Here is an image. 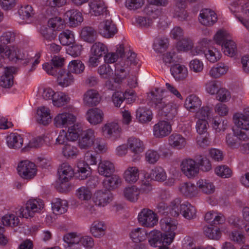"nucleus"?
I'll return each instance as SVG.
<instances>
[{"label": "nucleus", "instance_id": "9d476101", "mask_svg": "<svg viewBox=\"0 0 249 249\" xmlns=\"http://www.w3.org/2000/svg\"><path fill=\"white\" fill-rule=\"evenodd\" d=\"M171 131V124L166 121H160L153 128V135L157 138L165 137L169 135Z\"/></svg>", "mask_w": 249, "mask_h": 249}, {"label": "nucleus", "instance_id": "37998d69", "mask_svg": "<svg viewBox=\"0 0 249 249\" xmlns=\"http://www.w3.org/2000/svg\"><path fill=\"white\" fill-rule=\"evenodd\" d=\"M140 190L135 186L126 187L124 190V197L131 202H135L138 199Z\"/></svg>", "mask_w": 249, "mask_h": 249}, {"label": "nucleus", "instance_id": "bb28decb", "mask_svg": "<svg viewBox=\"0 0 249 249\" xmlns=\"http://www.w3.org/2000/svg\"><path fill=\"white\" fill-rule=\"evenodd\" d=\"M58 84L62 87H67L74 83V78L73 75L69 71L67 72L63 70H60L58 72Z\"/></svg>", "mask_w": 249, "mask_h": 249}, {"label": "nucleus", "instance_id": "13d9d810", "mask_svg": "<svg viewBox=\"0 0 249 249\" xmlns=\"http://www.w3.org/2000/svg\"><path fill=\"white\" fill-rule=\"evenodd\" d=\"M204 53L206 59L212 63L217 61L221 57L220 52L214 47L209 48L204 52Z\"/></svg>", "mask_w": 249, "mask_h": 249}, {"label": "nucleus", "instance_id": "423d86ee", "mask_svg": "<svg viewBox=\"0 0 249 249\" xmlns=\"http://www.w3.org/2000/svg\"><path fill=\"white\" fill-rule=\"evenodd\" d=\"M99 33L104 37H112L117 32L116 25L111 18H107L101 22L98 27Z\"/></svg>", "mask_w": 249, "mask_h": 249}, {"label": "nucleus", "instance_id": "4be33fe9", "mask_svg": "<svg viewBox=\"0 0 249 249\" xmlns=\"http://www.w3.org/2000/svg\"><path fill=\"white\" fill-rule=\"evenodd\" d=\"M139 61V59L137 57V54L132 51L129 50L124 57L118 62L119 63H124V67L129 69L133 68L136 66Z\"/></svg>", "mask_w": 249, "mask_h": 249}, {"label": "nucleus", "instance_id": "c03bdc74", "mask_svg": "<svg viewBox=\"0 0 249 249\" xmlns=\"http://www.w3.org/2000/svg\"><path fill=\"white\" fill-rule=\"evenodd\" d=\"M133 95L134 92L132 90L126 91L124 93L120 91H117L113 94L112 100L115 107H120L121 105L127 95L133 96Z\"/></svg>", "mask_w": 249, "mask_h": 249}, {"label": "nucleus", "instance_id": "774afa93", "mask_svg": "<svg viewBox=\"0 0 249 249\" xmlns=\"http://www.w3.org/2000/svg\"><path fill=\"white\" fill-rule=\"evenodd\" d=\"M41 34L44 38V41L46 45L50 41L54 40L56 35L54 34V31L46 27H43L41 29Z\"/></svg>", "mask_w": 249, "mask_h": 249}, {"label": "nucleus", "instance_id": "7c9ffc66", "mask_svg": "<svg viewBox=\"0 0 249 249\" xmlns=\"http://www.w3.org/2000/svg\"><path fill=\"white\" fill-rule=\"evenodd\" d=\"M169 144L172 147L181 149L186 144L185 139L178 134H173L169 137Z\"/></svg>", "mask_w": 249, "mask_h": 249}, {"label": "nucleus", "instance_id": "72a5a7b5", "mask_svg": "<svg viewBox=\"0 0 249 249\" xmlns=\"http://www.w3.org/2000/svg\"><path fill=\"white\" fill-rule=\"evenodd\" d=\"M121 183V178L117 175H113L105 178L103 182L104 188L108 191L116 189Z\"/></svg>", "mask_w": 249, "mask_h": 249}, {"label": "nucleus", "instance_id": "ea45409f", "mask_svg": "<svg viewBox=\"0 0 249 249\" xmlns=\"http://www.w3.org/2000/svg\"><path fill=\"white\" fill-rule=\"evenodd\" d=\"M139 171L136 167H129L124 172L125 180L130 183L136 182L139 179Z\"/></svg>", "mask_w": 249, "mask_h": 249}, {"label": "nucleus", "instance_id": "49530a36", "mask_svg": "<svg viewBox=\"0 0 249 249\" xmlns=\"http://www.w3.org/2000/svg\"><path fill=\"white\" fill-rule=\"evenodd\" d=\"M150 176L152 179L160 182L164 181L167 178L166 172L160 166H157L152 169L150 172Z\"/></svg>", "mask_w": 249, "mask_h": 249}, {"label": "nucleus", "instance_id": "69168bd1", "mask_svg": "<svg viewBox=\"0 0 249 249\" xmlns=\"http://www.w3.org/2000/svg\"><path fill=\"white\" fill-rule=\"evenodd\" d=\"M68 138L70 141H74L76 140L80 136L83 132L82 129L78 125L74 124L68 129Z\"/></svg>", "mask_w": 249, "mask_h": 249}, {"label": "nucleus", "instance_id": "2eb2a0df", "mask_svg": "<svg viewBox=\"0 0 249 249\" xmlns=\"http://www.w3.org/2000/svg\"><path fill=\"white\" fill-rule=\"evenodd\" d=\"M111 194L107 191L98 190L93 196V201L96 205L105 207L111 200Z\"/></svg>", "mask_w": 249, "mask_h": 249}, {"label": "nucleus", "instance_id": "603ef678", "mask_svg": "<svg viewBox=\"0 0 249 249\" xmlns=\"http://www.w3.org/2000/svg\"><path fill=\"white\" fill-rule=\"evenodd\" d=\"M204 233L209 239L218 240L221 237V232L219 229L216 227H205L204 228Z\"/></svg>", "mask_w": 249, "mask_h": 249}, {"label": "nucleus", "instance_id": "393cba45", "mask_svg": "<svg viewBox=\"0 0 249 249\" xmlns=\"http://www.w3.org/2000/svg\"><path fill=\"white\" fill-rule=\"evenodd\" d=\"M164 91L163 90L156 89L150 93L149 98L153 105L158 109L161 108L162 106L165 105L166 99L163 97L162 93Z\"/></svg>", "mask_w": 249, "mask_h": 249}, {"label": "nucleus", "instance_id": "6e6552de", "mask_svg": "<svg viewBox=\"0 0 249 249\" xmlns=\"http://www.w3.org/2000/svg\"><path fill=\"white\" fill-rule=\"evenodd\" d=\"M182 172L188 178H192L199 173L196 161L191 159L183 160L180 164Z\"/></svg>", "mask_w": 249, "mask_h": 249}, {"label": "nucleus", "instance_id": "f03ea898", "mask_svg": "<svg viewBox=\"0 0 249 249\" xmlns=\"http://www.w3.org/2000/svg\"><path fill=\"white\" fill-rule=\"evenodd\" d=\"M43 206V202L40 199H31L17 212V214L26 218L33 217L36 213L40 212Z\"/></svg>", "mask_w": 249, "mask_h": 249}, {"label": "nucleus", "instance_id": "b1692460", "mask_svg": "<svg viewBox=\"0 0 249 249\" xmlns=\"http://www.w3.org/2000/svg\"><path fill=\"white\" fill-rule=\"evenodd\" d=\"M66 15L69 18V24L71 27H76L83 21L82 14L78 10H69L66 13Z\"/></svg>", "mask_w": 249, "mask_h": 249}, {"label": "nucleus", "instance_id": "ddd939ff", "mask_svg": "<svg viewBox=\"0 0 249 249\" xmlns=\"http://www.w3.org/2000/svg\"><path fill=\"white\" fill-rule=\"evenodd\" d=\"M121 130V127L115 122L107 123L102 127L103 135L108 138L115 139L119 137Z\"/></svg>", "mask_w": 249, "mask_h": 249}, {"label": "nucleus", "instance_id": "e433bc0d", "mask_svg": "<svg viewBox=\"0 0 249 249\" xmlns=\"http://www.w3.org/2000/svg\"><path fill=\"white\" fill-rule=\"evenodd\" d=\"M127 145L131 151L135 154L142 152L144 148L143 142L139 139L134 137L129 138Z\"/></svg>", "mask_w": 249, "mask_h": 249}, {"label": "nucleus", "instance_id": "3c124183", "mask_svg": "<svg viewBox=\"0 0 249 249\" xmlns=\"http://www.w3.org/2000/svg\"><path fill=\"white\" fill-rule=\"evenodd\" d=\"M221 47L224 54L231 57L234 55L237 51L236 44L231 39L226 41L223 45H221Z\"/></svg>", "mask_w": 249, "mask_h": 249}, {"label": "nucleus", "instance_id": "c9c22d12", "mask_svg": "<svg viewBox=\"0 0 249 249\" xmlns=\"http://www.w3.org/2000/svg\"><path fill=\"white\" fill-rule=\"evenodd\" d=\"M201 105V101L195 94L188 96L185 101L184 106L189 110L192 111L198 108Z\"/></svg>", "mask_w": 249, "mask_h": 249}, {"label": "nucleus", "instance_id": "680f3d73", "mask_svg": "<svg viewBox=\"0 0 249 249\" xmlns=\"http://www.w3.org/2000/svg\"><path fill=\"white\" fill-rule=\"evenodd\" d=\"M2 222L5 226L16 227L19 224V219L13 214H8L2 218Z\"/></svg>", "mask_w": 249, "mask_h": 249}, {"label": "nucleus", "instance_id": "a211bd4d", "mask_svg": "<svg viewBox=\"0 0 249 249\" xmlns=\"http://www.w3.org/2000/svg\"><path fill=\"white\" fill-rule=\"evenodd\" d=\"M124 63H117L115 65L114 81L115 83L121 84L129 75L130 69L124 67Z\"/></svg>", "mask_w": 249, "mask_h": 249}, {"label": "nucleus", "instance_id": "7ed1b4c3", "mask_svg": "<svg viewBox=\"0 0 249 249\" xmlns=\"http://www.w3.org/2000/svg\"><path fill=\"white\" fill-rule=\"evenodd\" d=\"M19 51L18 48L14 46L10 47L6 46L3 47L0 45V54L3 57L5 56L10 59L13 60L15 58L23 59L24 64H28L31 60H33V57L29 56L27 52H23L22 55L18 54Z\"/></svg>", "mask_w": 249, "mask_h": 249}, {"label": "nucleus", "instance_id": "8fccbe9b", "mask_svg": "<svg viewBox=\"0 0 249 249\" xmlns=\"http://www.w3.org/2000/svg\"><path fill=\"white\" fill-rule=\"evenodd\" d=\"M58 38L60 43L63 46H69L74 41V35L71 31L68 30L61 33Z\"/></svg>", "mask_w": 249, "mask_h": 249}, {"label": "nucleus", "instance_id": "bf43d9fd", "mask_svg": "<svg viewBox=\"0 0 249 249\" xmlns=\"http://www.w3.org/2000/svg\"><path fill=\"white\" fill-rule=\"evenodd\" d=\"M214 39L217 44L221 46L230 40V36L226 31L220 30L214 36Z\"/></svg>", "mask_w": 249, "mask_h": 249}, {"label": "nucleus", "instance_id": "f3484780", "mask_svg": "<svg viewBox=\"0 0 249 249\" xmlns=\"http://www.w3.org/2000/svg\"><path fill=\"white\" fill-rule=\"evenodd\" d=\"M59 179L62 183L67 182L73 177L74 172L72 167L67 162L62 163L58 170Z\"/></svg>", "mask_w": 249, "mask_h": 249}, {"label": "nucleus", "instance_id": "e2e57ef3", "mask_svg": "<svg viewBox=\"0 0 249 249\" xmlns=\"http://www.w3.org/2000/svg\"><path fill=\"white\" fill-rule=\"evenodd\" d=\"M185 5L182 1L178 2L175 10V16L179 20H184L187 18V12L185 10Z\"/></svg>", "mask_w": 249, "mask_h": 249}, {"label": "nucleus", "instance_id": "f8f14e48", "mask_svg": "<svg viewBox=\"0 0 249 249\" xmlns=\"http://www.w3.org/2000/svg\"><path fill=\"white\" fill-rule=\"evenodd\" d=\"M89 6L90 7V13L95 16H105L107 18L109 16V11L107 9L103 1L101 0H93L91 1Z\"/></svg>", "mask_w": 249, "mask_h": 249}, {"label": "nucleus", "instance_id": "0eeeda50", "mask_svg": "<svg viewBox=\"0 0 249 249\" xmlns=\"http://www.w3.org/2000/svg\"><path fill=\"white\" fill-rule=\"evenodd\" d=\"M96 140L95 132L92 129L83 131L78 140V146L81 149H88L91 147Z\"/></svg>", "mask_w": 249, "mask_h": 249}, {"label": "nucleus", "instance_id": "f257e3e1", "mask_svg": "<svg viewBox=\"0 0 249 249\" xmlns=\"http://www.w3.org/2000/svg\"><path fill=\"white\" fill-rule=\"evenodd\" d=\"M181 199L176 198L170 204V213L174 217L178 216L179 214L186 219L190 220L194 219L196 215V210L195 207L188 202L181 203Z\"/></svg>", "mask_w": 249, "mask_h": 249}, {"label": "nucleus", "instance_id": "473e14b6", "mask_svg": "<svg viewBox=\"0 0 249 249\" xmlns=\"http://www.w3.org/2000/svg\"><path fill=\"white\" fill-rule=\"evenodd\" d=\"M161 111L162 115L166 117L168 120L173 119L177 114V109L172 103L165 102V105L158 109Z\"/></svg>", "mask_w": 249, "mask_h": 249}, {"label": "nucleus", "instance_id": "6e6d98bb", "mask_svg": "<svg viewBox=\"0 0 249 249\" xmlns=\"http://www.w3.org/2000/svg\"><path fill=\"white\" fill-rule=\"evenodd\" d=\"M147 233L145 230L138 228L134 230H132L130 234L131 238L135 242H141L144 240Z\"/></svg>", "mask_w": 249, "mask_h": 249}, {"label": "nucleus", "instance_id": "6ab92c4d", "mask_svg": "<svg viewBox=\"0 0 249 249\" xmlns=\"http://www.w3.org/2000/svg\"><path fill=\"white\" fill-rule=\"evenodd\" d=\"M170 71L176 81H182L188 76V70L183 65L177 64L173 65L170 68Z\"/></svg>", "mask_w": 249, "mask_h": 249}, {"label": "nucleus", "instance_id": "aec40b11", "mask_svg": "<svg viewBox=\"0 0 249 249\" xmlns=\"http://www.w3.org/2000/svg\"><path fill=\"white\" fill-rule=\"evenodd\" d=\"M180 192L187 197H194L196 196L198 193L197 187L193 183L183 182L180 184L178 187Z\"/></svg>", "mask_w": 249, "mask_h": 249}, {"label": "nucleus", "instance_id": "4c0bfd02", "mask_svg": "<svg viewBox=\"0 0 249 249\" xmlns=\"http://www.w3.org/2000/svg\"><path fill=\"white\" fill-rule=\"evenodd\" d=\"M106 226L103 222L95 221L90 227V232L95 237H100L105 234Z\"/></svg>", "mask_w": 249, "mask_h": 249}, {"label": "nucleus", "instance_id": "1a4fd4ad", "mask_svg": "<svg viewBox=\"0 0 249 249\" xmlns=\"http://www.w3.org/2000/svg\"><path fill=\"white\" fill-rule=\"evenodd\" d=\"M76 117L69 112H63L58 114L54 118L53 124L56 127H67L74 124Z\"/></svg>", "mask_w": 249, "mask_h": 249}, {"label": "nucleus", "instance_id": "79ce46f5", "mask_svg": "<svg viewBox=\"0 0 249 249\" xmlns=\"http://www.w3.org/2000/svg\"><path fill=\"white\" fill-rule=\"evenodd\" d=\"M161 230L164 232H175L177 229L176 221L169 217H165L160 221Z\"/></svg>", "mask_w": 249, "mask_h": 249}, {"label": "nucleus", "instance_id": "5fc2aeb1", "mask_svg": "<svg viewBox=\"0 0 249 249\" xmlns=\"http://www.w3.org/2000/svg\"><path fill=\"white\" fill-rule=\"evenodd\" d=\"M84 69V64L79 60H72L68 65V71L71 73L80 74L83 72Z\"/></svg>", "mask_w": 249, "mask_h": 249}, {"label": "nucleus", "instance_id": "39448f33", "mask_svg": "<svg viewBox=\"0 0 249 249\" xmlns=\"http://www.w3.org/2000/svg\"><path fill=\"white\" fill-rule=\"evenodd\" d=\"M17 170L19 176L26 179H31L34 178L37 171L35 164L28 160L20 162Z\"/></svg>", "mask_w": 249, "mask_h": 249}, {"label": "nucleus", "instance_id": "4468645a", "mask_svg": "<svg viewBox=\"0 0 249 249\" xmlns=\"http://www.w3.org/2000/svg\"><path fill=\"white\" fill-rule=\"evenodd\" d=\"M200 22L206 26L213 25L217 21V16L214 11L205 9L202 10L199 14Z\"/></svg>", "mask_w": 249, "mask_h": 249}, {"label": "nucleus", "instance_id": "de8ad7c7", "mask_svg": "<svg viewBox=\"0 0 249 249\" xmlns=\"http://www.w3.org/2000/svg\"><path fill=\"white\" fill-rule=\"evenodd\" d=\"M70 98L63 92H56L52 100L53 105L57 107H61L68 104Z\"/></svg>", "mask_w": 249, "mask_h": 249}, {"label": "nucleus", "instance_id": "cd10ccee", "mask_svg": "<svg viewBox=\"0 0 249 249\" xmlns=\"http://www.w3.org/2000/svg\"><path fill=\"white\" fill-rule=\"evenodd\" d=\"M234 124L243 130L249 129V116L242 113H235L233 117Z\"/></svg>", "mask_w": 249, "mask_h": 249}, {"label": "nucleus", "instance_id": "864d4df0", "mask_svg": "<svg viewBox=\"0 0 249 249\" xmlns=\"http://www.w3.org/2000/svg\"><path fill=\"white\" fill-rule=\"evenodd\" d=\"M91 52L93 56L101 57L107 52V49L103 43L97 42L92 46Z\"/></svg>", "mask_w": 249, "mask_h": 249}, {"label": "nucleus", "instance_id": "f704fd0d", "mask_svg": "<svg viewBox=\"0 0 249 249\" xmlns=\"http://www.w3.org/2000/svg\"><path fill=\"white\" fill-rule=\"evenodd\" d=\"M80 36L85 41L93 43L97 39V34L93 28L85 27L82 29Z\"/></svg>", "mask_w": 249, "mask_h": 249}, {"label": "nucleus", "instance_id": "09e8293b", "mask_svg": "<svg viewBox=\"0 0 249 249\" xmlns=\"http://www.w3.org/2000/svg\"><path fill=\"white\" fill-rule=\"evenodd\" d=\"M198 169L203 172H209L212 169V165L210 160L206 157L197 155L196 157Z\"/></svg>", "mask_w": 249, "mask_h": 249}, {"label": "nucleus", "instance_id": "a18cd8bd", "mask_svg": "<svg viewBox=\"0 0 249 249\" xmlns=\"http://www.w3.org/2000/svg\"><path fill=\"white\" fill-rule=\"evenodd\" d=\"M168 47V39L164 37H158L155 38L153 44V49L157 53L164 52Z\"/></svg>", "mask_w": 249, "mask_h": 249}, {"label": "nucleus", "instance_id": "0e129e2a", "mask_svg": "<svg viewBox=\"0 0 249 249\" xmlns=\"http://www.w3.org/2000/svg\"><path fill=\"white\" fill-rule=\"evenodd\" d=\"M78 153L77 147L69 144H65L62 148L63 155L66 158H74Z\"/></svg>", "mask_w": 249, "mask_h": 249}, {"label": "nucleus", "instance_id": "2f4dec72", "mask_svg": "<svg viewBox=\"0 0 249 249\" xmlns=\"http://www.w3.org/2000/svg\"><path fill=\"white\" fill-rule=\"evenodd\" d=\"M114 170V165L109 161L104 160L99 163L98 171L101 175L107 177L111 175Z\"/></svg>", "mask_w": 249, "mask_h": 249}, {"label": "nucleus", "instance_id": "a878e982", "mask_svg": "<svg viewBox=\"0 0 249 249\" xmlns=\"http://www.w3.org/2000/svg\"><path fill=\"white\" fill-rule=\"evenodd\" d=\"M136 119L141 123H146L153 118L152 111L146 107H140L136 111Z\"/></svg>", "mask_w": 249, "mask_h": 249}, {"label": "nucleus", "instance_id": "a19ab883", "mask_svg": "<svg viewBox=\"0 0 249 249\" xmlns=\"http://www.w3.org/2000/svg\"><path fill=\"white\" fill-rule=\"evenodd\" d=\"M197 185L201 192L206 194H212L215 190L213 183L208 179H199L197 182Z\"/></svg>", "mask_w": 249, "mask_h": 249}, {"label": "nucleus", "instance_id": "338daca9", "mask_svg": "<svg viewBox=\"0 0 249 249\" xmlns=\"http://www.w3.org/2000/svg\"><path fill=\"white\" fill-rule=\"evenodd\" d=\"M161 233L157 230H153L148 233V242L152 246L156 247L158 243H161Z\"/></svg>", "mask_w": 249, "mask_h": 249}, {"label": "nucleus", "instance_id": "dca6fc26", "mask_svg": "<svg viewBox=\"0 0 249 249\" xmlns=\"http://www.w3.org/2000/svg\"><path fill=\"white\" fill-rule=\"evenodd\" d=\"M86 115L88 122L93 125L101 123L104 116L103 111L99 108H92L89 109Z\"/></svg>", "mask_w": 249, "mask_h": 249}, {"label": "nucleus", "instance_id": "4d7b16f0", "mask_svg": "<svg viewBox=\"0 0 249 249\" xmlns=\"http://www.w3.org/2000/svg\"><path fill=\"white\" fill-rule=\"evenodd\" d=\"M92 195L91 192L86 186H82L79 188L76 192V196L80 200L88 201L90 199Z\"/></svg>", "mask_w": 249, "mask_h": 249}, {"label": "nucleus", "instance_id": "052dcab7", "mask_svg": "<svg viewBox=\"0 0 249 249\" xmlns=\"http://www.w3.org/2000/svg\"><path fill=\"white\" fill-rule=\"evenodd\" d=\"M48 25L53 31L61 30L64 27V20L61 18L56 17L50 18L48 21Z\"/></svg>", "mask_w": 249, "mask_h": 249}, {"label": "nucleus", "instance_id": "c756f323", "mask_svg": "<svg viewBox=\"0 0 249 249\" xmlns=\"http://www.w3.org/2000/svg\"><path fill=\"white\" fill-rule=\"evenodd\" d=\"M53 212L55 214H62L65 213L68 207V202L66 200L56 198L52 203Z\"/></svg>", "mask_w": 249, "mask_h": 249}, {"label": "nucleus", "instance_id": "c85d7f7f", "mask_svg": "<svg viewBox=\"0 0 249 249\" xmlns=\"http://www.w3.org/2000/svg\"><path fill=\"white\" fill-rule=\"evenodd\" d=\"M37 121L40 124L46 125L51 122L50 110L45 107H41L37 110Z\"/></svg>", "mask_w": 249, "mask_h": 249}, {"label": "nucleus", "instance_id": "412c9836", "mask_svg": "<svg viewBox=\"0 0 249 249\" xmlns=\"http://www.w3.org/2000/svg\"><path fill=\"white\" fill-rule=\"evenodd\" d=\"M8 146L11 149H19L22 146L23 140L21 136L17 133H11L6 137Z\"/></svg>", "mask_w": 249, "mask_h": 249}, {"label": "nucleus", "instance_id": "20e7f679", "mask_svg": "<svg viewBox=\"0 0 249 249\" xmlns=\"http://www.w3.org/2000/svg\"><path fill=\"white\" fill-rule=\"evenodd\" d=\"M138 220L142 226L152 228L157 224L158 218L153 211L144 208L139 213Z\"/></svg>", "mask_w": 249, "mask_h": 249}, {"label": "nucleus", "instance_id": "9b49d317", "mask_svg": "<svg viewBox=\"0 0 249 249\" xmlns=\"http://www.w3.org/2000/svg\"><path fill=\"white\" fill-rule=\"evenodd\" d=\"M101 100V96L98 91L94 89H89L83 95V102L85 106L93 107L97 106Z\"/></svg>", "mask_w": 249, "mask_h": 249}, {"label": "nucleus", "instance_id": "58836bf2", "mask_svg": "<svg viewBox=\"0 0 249 249\" xmlns=\"http://www.w3.org/2000/svg\"><path fill=\"white\" fill-rule=\"evenodd\" d=\"M77 173L75 175L80 179H85L89 176L90 174V167L88 163L83 161H79L77 163Z\"/></svg>", "mask_w": 249, "mask_h": 249}, {"label": "nucleus", "instance_id": "5701e85b", "mask_svg": "<svg viewBox=\"0 0 249 249\" xmlns=\"http://www.w3.org/2000/svg\"><path fill=\"white\" fill-rule=\"evenodd\" d=\"M15 72V68L13 67L5 68L4 74L1 76L0 85L3 88H9L13 85V73Z\"/></svg>", "mask_w": 249, "mask_h": 249}]
</instances>
